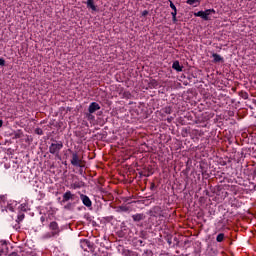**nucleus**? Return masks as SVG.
Returning a JSON list of instances; mask_svg holds the SVG:
<instances>
[{
    "mask_svg": "<svg viewBox=\"0 0 256 256\" xmlns=\"http://www.w3.org/2000/svg\"><path fill=\"white\" fill-rule=\"evenodd\" d=\"M172 17H173V21H177V10H174L172 13H171Z\"/></svg>",
    "mask_w": 256,
    "mask_h": 256,
    "instance_id": "obj_14",
    "label": "nucleus"
},
{
    "mask_svg": "<svg viewBox=\"0 0 256 256\" xmlns=\"http://www.w3.org/2000/svg\"><path fill=\"white\" fill-rule=\"evenodd\" d=\"M213 13H215L214 9H208L205 11H198L194 15L195 17H201V19H204V21H209V19H211L209 16L213 15Z\"/></svg>",
    "mask_w": 256,
    "mask_h": 256,
    "instance_id": "obj_2",
    "label": "nucleus"
},
{
    "mask_svg": "<svg viewBox=\"0 0 256 256\" xmlns=\"http://www.w3.org/2000/svg\"><path fill=\"white\" fill-rule=\"evenodd\" d=\"M170 7L173 9V11H177V7H175V4L173 2H170Z\"/></svg>",
    "mask_w": 256,
    "mask_h": 256,
    "instance_id": "obj_16",
    "label": "nucleus"
},
{
    "mask_svg": "<svg viewBox=\"0 0 256 256\" xmlns=\"http://www.w3.org/2000/svg\"><path fill=\"white\" fill-rule=\"evenodd\" d=\"M23 217H24V216L22 215V216L19 217V219H20V220H23Z\"/></svg>",
    "mask_w": 256,
    "mask_h": 256,
    "instance_id": "obj_21",
    "label": "nucleus"
},
{
    "mask_svg": "<svg viewBox=\"0 0 256 256\" xmlns=\"http://www.w3.org/2000/svg\"><path fill=\"white\" fill-rule=\"evenodd\" d=\"M86 5L89 9H92V11H97V7L95 6L93 0H87Z\"/></svg>",
    "mask_w": 256,
    "mask_h": 256,
    "instance_id": "obj_7",
    "label": "nucleus"
},
{
    "mask_svg": "<svg viewBox=\"0 0 256 256\" xmlns=\"http://www.w3.org/2000/svg\"><path fill=\"white\" fill-rule=\"evenodd\" d=\"M199 0H187L188 5H195Z\"/></svg>",
    "mask_w": 256,
    "mask_h": 256,
    "instance_id": "obj_15",
    "label": "nucleus"
},
{
    "mask_svg": "<svg viewBox=\"0 0 256 256\" xmlns=\"http://www.w3.org/2000/svg\"><path fill=\"white\" fill-rule=\"evenodd\" d=\"M71 164L74 167H83V160L79 158V155L77 153L72 154Z\"/></svg>",
    "mask_w": 256,
    "mask_h": 256,
    "instance_id": "obj_4",
    "label": "nucleus"
},
{
    "mask_svg": "<svg viewBox=\"0 0 256 256\" xmlns=\"http://www.w3.org/2000/svg\"><path fill=\"white\" fill-rule=\"evenodd\" d=\"M0 127H3V120H0Z\"/></svg>",
    "mask_w": 256,
    "mask_h": 256,
    "instance_id": "obj_19",
    "label": "nucleus"
},
{
    "mask_svg": "<svg viewBox=\"0 0 256 256\" xmlns=\"http://www.w3.org/2000/svg\"><path fill=\"white\" fill-rule=\"evenodd\" d=\"M80 199H81L83 205H85L86 207H91V205H93V203L91 202V199L88 198L87 195L81 194Z\"/></svg>",
    "mask_w": 256,
    "mask_h": 256,
    "instance_id": "obj_5",
    "label": "nucleus"
},
{
    "mask_svg": "<svg viewBox=\"0 0 256 256\" xmlns=\"http://www.w3.org/2000/svg\"><path fill=\"white\" fill-rule=\"evenodd\" d=\"M147 13H148L147 11H144V12L142 13V15H147Z\"/></svg>",
    "mask_w": 256,
    "mask_h": 256,
    "instance_id": "obj_20",
    "label": "nucleus"
},
{
    "mask_svg": "<svg viewBox=\"0 0 256 256\" xmlns=\"http://www.w3.org/2000/svg\"><path fill=\"white\" fill-rule=\"evenodd\" d=\"M172 67L176 70V71H182L183 69L181 68V65H179V61H175L172 65Z\"/></svg>",
    "mask_w": 256,
    "mask_h": 256,
    "instance_id": "obj_9",
    "label": "nucleus"
},
{
    "mask_svg": "<svg viewBox=\"0 0 256 256\" xmlns=\"http://www.w3.org/2000/svg\"><path fill=\"white\" fill-rule=\"evenodd\" d=\"M223 239H225V234L220 233V234H218L216 241H218V243H221L223 241Z\"/></svg>",
    "mask_w": 256,
    "mask_h": 256,
    "instance_id": "obj_11",
    "label": "nucleus"
},
{
    "mask_svg": "<svg viewBox=\"0 0 256 256\" xmlns=\"http://www.w3.org/2000/svg\"><path fill=\"white\" fill-rule=\"evenodd\" d=\"M63 149V144L61 143H53L49 147V152L52 153V155H57L59 154V151Z\"/></svg>",
    "mask_w": 256,
    "mask_h": 256,
    "instance_id": "obj_3",
    "label": "nucleus"
},
{
    "mask_svg": "<svg viewBox=\"0 0 256 256\" xmlns=\"http://www.w3.org/2000/svg\"><path fill=\"white\" fill-rule=\"evenodd\" d=\"M71 197H73V194H71L70 191L66 192V193L63 195L64 201H69V199H71Z\"/></svg>",
    "mask_w": 256,
    "mask_h": 256,
    "instance_id": "obj_10",
    "label": "nucleus"
},
{
    "mask_svg": "<svg viewBox=\"0 0 256 256\" xmlns=\"http://www.w3.org/2000/svg\"><path fill=\"white\" fill-rule=\"evenodd\" d=\"M212 57L214 59V63H220V61H223V57H221V55L219 54H212Z\"/></svg>",
    "mask_w": 256,
    "mask_h": 256,
    "instance_id": "obj_8",
    "label": "nucleus"
},
{
    "mask_svg": "<svg viewBox=\"0 0 256 256\" xmlns=\"http://www.w3.org/2000/svg\"><path fill=\"white\" fill-rule=\"evenodd\" d=\"M5 201H7V198L5 196H0V207H3Z\"/></svg>",
    "mask_w": 256,
    "mask_h": 256,
    "instance_id": "obj_13",
    "label": "nucleus"
},
{
    "mask_svg": "<svg viewBox=\"0 0 256 256\" xmlns=\"http://www.w3.org/2000/svg\"><path fill=\"white\" fill-rule=\"evenodd\" d=\"M50 233H46L44 235V239H51V237H55V235H59V225L57 222H51L50 225Z\"/></svg>",
    "mask_w": 256,
    "mask_h": 256,
    "instance_id": "obj_1",
    "label": "nucleus"
},
{
    "mask_svg": "<svg viewBox=\"0 0 256 256\" xmlns=\"http://www.w3.org/2000/svg\"><path fill=\"white\" fill-rule=\"evenodd\" d=\"M0 66L1 67L5 66V59L0 58Z\"/></svg>",
    "mask_w": 256,
    "mask_h": 256,
    "instance_id": "obj_17",
    "label": "nucleus"
},
{
    "mask_svg": "<svg viewBox=\"0 0 256 256\" xmlns=\"http://www.w3.org/2000/svg\"><path fill=\"white\" fill-rule=\"evenodd\" d=\"M134 221H141L143 219V215L136 214L133 216Z\"/></svg>",
    "mask_w": 256,
    "mask_h": 256,
    "instance_id": "obj_12",
    "label": "nucleus"
},
{
    "mask_svg": "<svg viewBox=\"0 0 256 256\" xmlns=\"http://www.w3.org/2000/svg\"><path fill=\"white\" fill-rule=\"evenodd\" d=\"M99 109H101V106H99V104L96 102H92L89 105L88 111L89 113H95V111H99Z\"/></svg>",
    "mask_w": 256,
    "mask_h": 256,
    "instance_id": "obj_6",
    "label": "nucleus"
},
{
    "mask_svg": "<svg viewBox=\"0 0 256 256\" xmlns=\"http://www.w3.org/2000/svg\"><path fill=\"white\" fill-rule=\"evenodd\" d=\"M88 119H95V116H93V113L88 114Z\"/></svg>",
    "mask_w": 256,
    "mask_h": 256,
    "instance_id": "obj_18",
    "label": "nucleus"
}]
</instances>
